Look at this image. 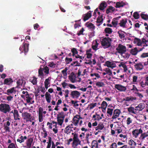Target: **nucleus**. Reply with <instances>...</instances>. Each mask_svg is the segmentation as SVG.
<instances>
[{"label":"nucleus","mask_w":148,"mask_h":148,"mask_svg":"<svg viewBox=\"0 0 148 148\" xmlns=\"http://www.w3.org/2000/svg\"><path fill=\"white\" fill-rule=\"evenodd\" d=\"M127 22V21L126 19H123L120 21L119 24L120 26L124 28L125 27L126 24Z\"/></svg>","instance_id":"nucleus-27"},{"label":"nucleus","mask_w":148,"mask_h":148,"mask_svg":"<svg viewBox=\"0 0 148 148\" xmlns=\"http://www.w3.org/2000/svg\"><path fill=\"white\" fill-rule=\"evenodd\" d=\"M72 134L73 135V140H79L77 134H74L73 133H72Z\"/></svg>","instance_id":"nucleus-55"},{"label":"nucleus","mask_w":148,"mask_h":148,"mask_svg":"<svg viewBox=\"0 0 148 148\" xmlns=\"http://www.w3.org/2000/svg\"><path fill=\"white\" fill-rule=\"evenodd\" d=\"M29 44L23 43V45L21 46L19 48V50L21 51V53L23 52V51L25 54L28 51Z\"/></svg>","instance_id":"nucleus-9"},{"label":"nucleus","mask_w":148,"mask_h":148,"mask_svg":"<svg viewBox=\"0 0 148 148\" xmlns=\"http://www.w3.org/2000/svg\"><path fill=\"white\" fill-rule=\"evenodd\" d=\"M14 112L13 114L14 119L15 120H19L20 119V116L19 115L18 111L17 110Z\"/></svg>","instance_id":"nucleus-29"},{"label":"nucleus","mask_w":148,"mask_h":148,"mask_svg":"<svg viewBox=\"0 0 148 148\" xmlns=\"http://www.w3.org/2000/svg\"><path fill=\"white\" fill-rule=\"evenodd\" d=\"M50 79L49 78L46 79L45 81V87L46 89H47L49 87V85L50 84Z\"/></svg>","instance_id":"nucleus-45"},{"label":"nucleus","mask_w":148,"mask_h":148,"mask_svg":"<svg viewBox=\"0 0 148 148\" xmlns=\"http://www.w3.org/2000/svg\"><path fill=\"white\" fill-rule=\"evenodd\" d=\"M119 34V37L121 39H124L125 38V35L124 34V33H125L124 32L122 31H119L118 32Z\"/></svg>","instance_id":"nucleus-40"},{"label":"nucleus","mask_w":148,"mask_h":148,"mask_svg":"<svg viewBox=\"0 0 148 148\" xmlns=\"http://www.w3.org/2000/svg\"><path fill=\"white\" fill-rule=\"evenodd\" d=\"M91 16V12L90 11H89L88 13L83 15V20L84 21H86L90 18Z\"/></svg>","instance_id":"nucleus-26"},{"label":"nucleus","mask_w":148,"mask_h":148,"mask_svg":"<svg viewBox=\"0 0 148 148\" xmlns=\"http://www.w3.org/2000/svg\"><path fill=\"white\" fill-rule=\"evenodd\" d=\"M72 128L66 126L64 129V132L68 134H69L70 133L73 132Z\"/></svg>","instance_id":"nucleus-33"},{"label":"nucleus","mask_w":148,"mask_h":148,"mask_svg":"<svg viewBox=\"0 0 148 148\" xmlns=\"http://www.w3.org/2000/svg\"><path fill=\"white\" fill-rule=\"evenodd\" d=\"M138 77L134 75L133 77L132 82L134 84H136L138 82Z\"/></svg>","instance_id":"nucleus-53"},{"label":"nucleus","mask_w":148,"mask_h":148,"mask_svg":"<svg viewBox=\"0 0 148 148\" xmlns=\"http://www.w3.org/2000/svg\"><path fill=\"white\" fill-rule=\"evenodd\" d=\"M49 69L48 67L46 66L44 68L41 67V66L40 67L38 70L39 76H41L44 75L43 73H45V75H47L49 73Z\"/></svg>","instance_id":"nucleus-4"},{"label":"nucleus","mask_w":148,"mask_h":148,"mask_svg":"<svg viewBox=\"0 0 148 148\" xmlns=\"http://www.w3.org/2000/svg\"><path fill=\"white\" fill-rule=\"evenodd\" d=\"M121 56L123 57L124 58L126 59H128L130 57V54L125 52L121 54Z\"/></svg>","instance_id":"nucleus-49"},{"label":"nucleus","mask_w":148,"mask_h":148,"mask_svg":"<svg viewBox=\"0 0 148 148\" xmlns=\"http://www.w3.org/2000/svg\"><path fill=\"white\" fill-rule=\"evenodd\" d=\"M116 63H118V66L120 67H122L124 69V71L126 72L127 70V68L126 64V63L123 62H116Z\"/></svg>","instance_id":"nucleus-15"},{"label":"nucleus","mask_w":148,"mask_h":148,"mask_svg":"<svg viewBox=\"0 0 148 148\" xmlns=\"http://www.w3.org/2000/svg\"><path fill=\"white\" fill-rule=\"evenodd\" d=\"M101 107H99V108H101L104 110H105L106 107L108 106L107 103L105 101H103L102 102L101 105Z\"/></svg>","instance_id":"nucleus-37"},{"label":"nucleus","mask_w":148,"mask_h":148,"mask_svg":"<svg viewBox=\"0 0 148 148\" xmlns=\"http://www.w3.org/2000/svg\"><path fill=\"white\" fill-rule=\"evenodd\" d=\"M105 64L108 67L112 69L116 67V64L115 62L113 61H107L106 62Z\"/></svg>","instance_id":"nucleus-12"},{"label":"nucleus","mask_w":148,"mask_h":148,"mask_svg":"<svg viewBox=\"0 0 148 148\" xmlns=\"http://www.w3.org/2000/svg\"><path fill=\"white\" fill-rule=\"evenodd\" d=\"M133 16L136 19H138L139 18V15L138 13L137 12H134Z\"/></svg>","instance_id":"nucleus-62"},{"label":"nucleus","mask_w":148,"mask_h":148,"mask_svg":"<svg viewBox=\"0 0 148 148\" xmlns=\"http://www.w3.org/2000/svg\"><path fill=\"white\" fill-rule=\"evenodd\" d=\"M111 39L109 38H105L102 39L101 43L103 47L107 48L110 46Z\"/></svg>","instance_id":"nucleus-3"},{"label":"nucleus","mask_w":148,"mask_h":148,"mask_svg":"<svg viewBox=\"0 0 148 148\" xmlns=\"http://www.w3.org/2000/svg\"><path fill=\"white\" fill-rule=\"evenodd\" d=\"M104 125L102 123H100L99 124L98 126L95 127L96 130H101L104 127Z\"/></svg>","instance_id":"nucleus-39"},{"label":"nucleus","mask_w":148,"mask_h":148,"mask_svg":"<svg viewBox=\"0 0 148 148\" xmlns=\"http://www.w3.org/2000/svg\"><path fill=\"white\" fill-rule=\"evenodd\" d=\"M113 111V109H110V108H108L107 113V116L108 117H110L112 115V114Z\"/></svg>","instance_id":"nucleus-41"},{"label":"nucleus","mask_w":148,"mask_h":148,"mask_svg":"<svg viewBox=\"0 0 148 148\" xmlns=\"http://www.w3.org/2000/svg\"><path fill=\"white\" fill-rule=\"evenodd\" d=\"M92 136V134L90 133H87L86 134L85 138L86 140L87 141L88 143H89V139Z\"/></svg>","instance_id":"nucleus-44"},{"label":"nucleus","mask_w":148,"mask_h":148,"mask_svg":"<svg viewBox=\"0 0 148 148\" xmlns=\"http://www.w3.org/2000/svg\"><path fill=\"white\" fill-rule=\"evenodd\" d=\"M11 109L10 105L6 103L0 104V111L4 114H6L10 112Z\"/></svg>","instance_id":"nucleus-2"},{"label":"nucleus","mask_w":148,"mask_h":148,"mask_svg":"<svg viewBox=\"0 0 148 148\" xmlns=\"http://www.w3.org/2000/svg\"><path fill=\"white\" fill-rule=\"evenodd\" d=\"M13 81L11 78H7L5 79L3 84L5 85H9L12 84Z\"/></svg>","instance_id":"nucleus-25"},{"label":"nucleus","mask_w":148,"mask_h":148,"mask_svg":"<svg viewBox=\"0 0 148 148\" xmlns=\"http://www.w3.org/2000/svg\"><path fill=\"white\" fill-rule=\"evenodd\" d=\"M134 66L136 69L137 70H140L143 68V63L140 62L136 64Z\"/></svg>","instance_id":"nucleus-19"},{"label":"nucleus","mask_w":148,"mask_h":148,"mask_svg":"<svg viewBox=\"0 0 148 148\" xmlns=\"http://www.w3.org/2000/svg\"><path fill=\"white\" fill-rule=\"evenodd\" d=\"M82 118L79 115H76L73 117V123L74 125L76 126L77 125L79 120L82 119Z\"/></svg>","instance_id":"nucleus-10"},{"label":"nucleus","mask_w":148,"mask_h":148,"mask_svg":"<svg viewBox=\"0 0 148 148\" xmlns=\"http://www.w3.org/2000/svg\"><path fill=\"white\" fill-rule=\"evenodd\" d=\"M120 113V111L119 109L115 110H114L112 118L113 119H117L118 121L116 122H119L118 121L119 120L120 118H117V117L119 116Z\"/></svg>","instance_id":"nucleus-8"},{"label":"nucleus","mask_w":148,"mask_h":148,"mask_svg":"<svg viewBox=\"0 0 148 148\" xmlns=\"http://www.w3.org/2000/svg\"><path fill=\"white\" fill-rule=\"evenodd\" d=\"M107 4L106 2H103L100 4L99 9L101 10H103L106 7Z\"/></svg>","instance_id":"nucleus-35"},{"label":"nucleus","mask_w":148,"mask_h":148,"mask_svg":"<svg viewBox=\"0 0 148 148\" xmlns=\"http://www.w3.org/2000/svg\"><path fill=\"white\" fill-rule=\"evenodd\" d=\"M90 76L91 77H93L95 76V77L94 78L95 79H96V77L99 78L100 77V75L99 74L97 73H91L90 74Z\"/></svg>","instance_id":"nucleus-61"},{"label":"nucleus","mask_w":148,"mask_h":148,"mask_svg":"<svg viewBox=\"0 0 148 148\" xmlns=\"http://www.w3.org/2000/svg\"><path fill=\"white\" fill-rule=\"evenodd\" d=\"M64 116H59L57 117V123L58 125L62 126L64 121Z\"/></svg>","instance_id":"nucleus-20"},{"label":"nucleus","mask_w":148,"mask_h":148,"mask_svg":"<svg viewBox=\"0 0 148 148\" xmlns=\"http://www.w3.org/2000/svg\"><path fill=\"white\" fill-rule=\"evenodd\" d=\"M127 109L128 111L131 113L136 114L137 112L136 107L134 108V107L131 106L128 108Z\"/></svg>","instance_id":"nucleus-22"},{"label":"nucleus","mask_w":148,"mask_h":148,"mask_svg":"<svg viewBox=\"0 0 148 148\" xmlns=\"http://www.w3.org/2000/svg\"><path fill=\"white\" fill-rule=\"evenodd\" d=\"M76 77L75 75L73 73H72L69 76V78L70 81L73 83L76 82Z\"/></svg>","instance_id":"nucleus-17"},{"label":"nucleus","mask_w":148,"mask_h":148,"mask_svg":"<svg viewBox=\"0 0 148 148\" xmlns=\"http://www.w3.org/2000/svg\"><path fill=\"white\" fill-rule=\"evenodd\" d=\"M96 85L97 86L101 87L104 85V84L102 82H98L96 83Z\"/></svg>","instance_id":"nucleus-59"},{"label":"nucleus","mask_w":148,"mask_h":148,"mask_svg":"<svg viewBox=\"0 0 148 148\" xmlns=\"http://www.w3.org/2000/svg\"><path fill=\"white\" fill-rule=\"evenodd\" d=\"M144 47H143L139 51L136 47H135L134 49H131L130 51V52L132 55L135 56L137 54L138 52L142 51Z\"/></svg>","instance_id":"nucleus-16"},{"label":"nucleus","mask_w":148,"mask_h":148,"mask_svg":"<svg viewBox=\"0 0 148 148\" xmlns=\"http://www.w3.org/2000/svg\"><path fill=\"white\" fill-rule=\"evenodd\" d=\"M33 141V139L30 138L28 139L26 142V148H32V143Z\"/></svg>","instance_id":"nucleus-23"},{"label":"nucleus","mask_w":148,"mask_h":148,"mask_svg":"<svg viewBox=\"0 0 148 148\" xmlns=\"http://www.w3.org/2000/svg\"><path fill=\"white\" fill-rule=\"evenodd\" d=\"M117 19V18H114L112 22V24L114 26H116L118 24V21Z\"/></svg>","instance_id":"nucleus-57"},{"label":"nucleus","mask_w":148,"mask_h":148,"mask_svg":"<svg viewBox=\"0 0 148 148\" xmlns=\"http://www.w3.org/2000/svg\"><path fill=\"white\" fill-rule=\"evenodd\" d=\"M86 25L88 29H90L92 31H93L95 29V26L92 23L87 24Z\"/></svg>","instance_id":"nucleus-38"},{"label":"nucleus","mask_w":148,"mask_h":148,"mask_svg":"<svg viewBox=\"0 0 148 148\" xmlns=\"http://www.w3.org/2000/svg\"><path fill=\"white\" fill-rule=\"evenodd\" d=\"M143 132V130L141 128L136 129L132 131V134L133 136L135 138H137L138 135Z\"/></svg>","instance_id":"nucleus-7"},{"label":"nucleus","mask_w":148,"mask_h":148,"mask_svg":"<svg viewBox=\"0 0 148 148\" xmlns=\"http://www.w3.org/2000/svg\"><path fill=\"white\" fill-rule=\"evenodd\" d=\"M45 98L46 100L48 103L51 102V95L48 92H47L45 94Z\"/></svg>","instance_id":"nucleus-30"},{"label":"nucleus","mask_w":148,"mask_h":148,"mask_svg":"<svg viewBox=\"0 0 148 148\" xmlns=\"http://www.w3.org/2000/svg\"><path fill=\"white\" fill-rule=\"evenodd\" d=\"M92 148H99L96 141L93 140L92 143Z\"/></svg>","instance_id":"nucleus-36"},{"label":"nucleus","mask_w":148,"mask_h":148,"mask_svg":"<svg viewBox=\"0 0 148 148\" xmlns=\"http://www.w3.org/2000/svg\"><path fill=\"white\" fill-rule=\"evenodd\" d=\"M8 148H16L15 144L13 143L10 144L8 146Z\"/></svg>","instance_id":"nucleus-64"},{"label":"nucleus","mask_w":148,"mask_h":148,"mask_svg":"<svg viewBox=\"0 0 148 148\" xmlns=\"http://www.w3.org/2000/svg\"><path fill=\"white\" fill-rule=\"evenodd\" d=\"M81 144V141L80 140H73V142L72 143V147L74 148H77V146L79 145H80Z\"/></svg>","instance_id":"nucleus-24"},{"label":"nucleus","mask_w":148,"mask_h":148,"mask_svg":"<svg viewBox=\"0 0 148 148\" xmlns=\"http://www.w3.org/2000/svg\"><path fill=\"white\" fill-rule=\"evenodd\" d=\"M136 99V98L133 97H126L124 100L129 102L131 101H133L134 100Z\"/></svg>","instance_id":"nucleus-34"},{"label":"nucleus","mask_w":148,"mask_h":148,"mask_svg":"<svg viewBox=\"0 0 148 148\" xmlns=\"http://www.w3.org/2000/svg\"><path fill=\"white\" fill-rule=\"evenodd\" d=\"M126 4V3L124 2L123 1L117 2L115 7L116 8L123 7Z\"/></svg>","instance_id":"nucleus-28"},{"label":"nucleus","mask_w":148,"mask_h":148,"mask_svg":"<svg viewBox=\"0 0 148 148\" xmlns=\"http://www.w3.org/2000/svg\"><path fill=\"white\" fill-rule=\"evenodd\" d=\"M92 118L95 120H99L101 119L102 118L101 117L100 115L96 114L95 115H94L93 116Z\"/></svg>","instance_id":"nucleus-42"},{"label":"nucleus","mask_w":148,"mask_h":148,"mask_svg":"<svg viewBox=\"0 0 148 148\" xmlns=\"http://www.w3.org/2000/svg\"><path fill=\"white\" fill-rule=\"evenodd\" d=\"M30 81L34 85H36L37 84V79L35 77H33L30 79Z\"/></svg>","instance_id":"nucleus-51"},{"label":"nucleus","mask_w":148,"mask_h":148,"mask_svg":"<svg viewBox=\"0 0 148 148\" xmlns=\"http://www.w3.org/2000/svg\"><path fill=\"white\" fill-rule=\"evenodd\" d=\"M144 42L145 41L143 40L141 41L140 39L137 38H135L134 41V43L135 44H136L138 46H143L144 48L145 47L147 46V45Z\"/></svg>","instance_id":"nucleus-6"},{"label":"nucleus","mask_w":148,"mask_h":148,"mask_svg":"<svg viewBox=\"0 0 148 148\" xmlns=\"http://www.w3.org/2000/svg\"><path fill=\"white\" fill-rule=\"evenodd\" d=\"M100 41L99 40H95L93 41L92 44V49L96 51L99 49Z\"/></svg>","instance_id":"nucleus-11"},{"label":"nucleus","mask_w":148,"mask_h":148,"mask_svg":"<svg viewBox=\"0 0 148 148\" xmlns=\"http://www.w3.org/2000/svg\"><path fill=\"white\" fill-rule=\"evenodd\" d=\"M80 93L77 90L72 91L70 94L71 97L74 99H77L80 95Z\"/></svg>","instance_id":"nucleus-14"},{"label":"nucleus","mask_w":148,"mask_h":148,"mask_svg":"<svg viewBox=\"0 0 148 148\" xmlns=\"http://www.w3.org/2000/svg\"><path fill=\"white\" fill-rule=\"evenodd\" d=\"M104 71L106 72V73L108 74V75L110 76L112 75V71L109 68H106L105 69Z\"/></svg>","instance_id":"nucleus-46"},{"label":"nucleus","mask_w":148,"mask_h":148,"mask_svg":"<svg viewBox=\"0 0 148 148\" xmlns=\"http://www.w3.org/2000/svg\"><path fill=\"white\" fill-rule=\"evenodd\" d=\"M148 137V131L146 132L142 133L139 137V140L143 141L146 138Z\"/></svg>","instance_id":"nucleus-18"},{"label":"nucleus","mask_w":148,"mask_h":148,"mask_svg":"<svg viewBox=\"0 0 148 148\" xmlns=\"http://www.w3.org/2000/svg\"><path fill=\"white\" fill-rule=\"evenodd\" d=\"M114 88L118 90L121 92H125L126 90V87L120 84H115Z\"/></svg>","instance_id":"nucleus-13"},{"label":"nucleus","mask_w":148,"mask_h":148,"mask_svg":"<svg viewBox=\"0 0 148 148\" xmlns=\"http://www.w3.org/2000/svg\"><path fill=\"white\" fill-rule=\"evenodd\" d=\"M128 143L129 145L131 146L132 148H134L136 145V143L132 140H129Z\"/></svg>","instance_id":"nucleus-43"},{"label":"nucleus","mask_w":148,"mask_h":148,"mask_svg":"<svg viewBox=\"0 0 148 148\" xmlns=\"http://www.w3.org/2000/svg\"><path fill=\"white\" fill-rule=\"evenodd\" d=\"M141 18L145 20H148V15L147 14H141L140 15Z\"/></svg>","instance_id":"nucleus-54"},{"label":"nucleus","mask_w":148,"mask_h":148,"mask_svg":"<svg viewBox=\"0 0 148 148\" xmlns=\"http://www.w3.org/2000/svg\"><path fill=\"white\" fill-rule=\"evenodd\" d=\"M105 32L106 33L110 34L112 33V29L110 28L107 27L105 29Z\"/></svg>","instance_id":"nucleus-50"},{"label":"nucleus","mask_w":148,"mask_h":148,"mask_svg":"<svg viewBox=\"0 0 148 148\" xmlns=\"http://www.w3.org/2000/svg\"><path fill=\"white\" fill-rule=\"evenodd\" d=\"M67 69H68L67 68H65L62 71V73L65 78L67 77V73L66 72Z\"/></svg>","instance_id":"nucleus-47"},{"label":"nucleus","mask_w":148,"mask_h":148,"mask_svg":"<svg viewBox=\"0 0 148 148\" xmlns=\"http://www.w3.org/2000/svg\"><path fill=\"white\" fill-rule=\"evenodd\" d=\"M16 91L14 88L13 87L7 90L6 94L8 95H10L11 94L14 93H16Z\"/></svg>","instance_id":"nucleus-32"},{"label":"nucleus","mask_w":148,"mask_h":148,"mask_svg":"<svg viewBox=\"0 0 148 148\" xmlns=\"http://www.w3.org/2000/svg\"><path fill=\"white\" fill-rule=\"evenodd\" d=\"M88 63L90 64L95 65L96 63V62L94 59H92V60H88Z\"/></svg>","instance_id":"nucleus-52"},{"label":"nucleus","mask_w":148,"mask_h":148,"mask_svg":"<svg viewBox=\"0 0 148 148\" xmlns=\"http://www.w3.org/2000/svg\"><path fill=\"white\" fill-rule=\"evenodd\" d=\"M132 119L130 117H128L126 120V123L127 125H129L132 123Z\"/></svg>","instance_id":"nucleus-56"},{"label":"nucleus","mask_w":148,"mask_h":148,"mask_svg":"<svg viewBox=\"0 0 148 148\" xmlns=\"http://www.w3.org/2000/svg\"><path fill=\"white\" fill-rule=\"evenodd\" d=\"M10 123L9 121H7L6 124L4 125V129L6 132H10V128L9 126L10 125Z\"/></svg>","instance_id":"nucleus-31"},{"label":"nucleus","mask_w":148,"mask_h":148,"mask_svg":"<svg viewBox=\"0 0 148 148\" xmlns=\"http://www.w3.org/2000/svg\"><path fill=\"white\" fill-rule=\"evenodd\" d=\"M115 10V8L112 7H110L108 8L106 10V13H109L110 12H112L114 11Z\"/></svg>","instance_id":"nucleus-48"},{"label":"nucleus","mask_w":148,"mask_h":148,"mask_svg":"<svg viewBox=\"0 0 148 148\" xmlns=\"http://www.w3.org/2000/svg\"><path fill=\"white\" fill-rule=\"evenodd\" d=\"M145 105L143 103H140L136 107L137 111H142L145 107Z\"/></svg>","instance_id":"nucleus-21"},{"label":"nucleus","mask_w":148,"mask_h":148,"mask_svg":"<svg viewBox=\"0 0 148 148\" xmlns=\"http://www.w3.org/2000/svg\"><path fill=\"white\" fill-rule=\"evenodd\" d=\"M97 103H92L89 106H88L90 110L92 109L97 105Z\"/></svg>","instance_id":"nucleus-60"},{"label":"nucleus","mask_w":148,"mask_h":148,"mask_svg":"<svg viewBox=\"0 0 148 148\" xmlns=\"http://www.w3.org/2000/svg\"><path fill=\"white\" fill-rule=\"evenodd\" d=\"M72 104H73V106L76 107H77L79 106V104L77 103V101H75L73 100H72L71 101Z\"/></svg>","instance_id":"nucleus-58"},{"label":"nucleus","mask_w":148,"mask_h":148,"mask_svg":"<svg viewBox=\"0 0 148 148\" xmlns=\"http://www.w3.org/2000/svg\"><path fill=\"white\" fill-rule=\"evenodd\" d=\"M117 52L121 54L126 51V48L125 46L119 44L116 48Z\"/></svg>","instance_id":"nucleus-5"},{"label":"nucleus","mask_w":148,"mask_h":148,"mask_svg":"<svg viewBox=\"0 0 148 148\" xmlns=\"http://www.w3.org/2000/svg\"><path fill=\"white\" fill-rule=\"evenodd\" d=\"M22 93L23 94L21 95V97L26 100L27 103H29L33 99V95L28 94L27 91H23Z\"/></svg>","instance_id":"nucleus-1"},{"label":"nucleus","mask_w":148,"mask_h":148,"mask_svg":"<svg viewBox=\"0 0 148 148\" xmlns=\"http://www.w3.org/2000/svg\"><path fill=\"white\" fill-rule=\"evenodd\" d=\"M38 120L40 122H42L43 121L42 114H38Z\"/></svg>","instance_id":"nucleus-63"}]
</instances>
